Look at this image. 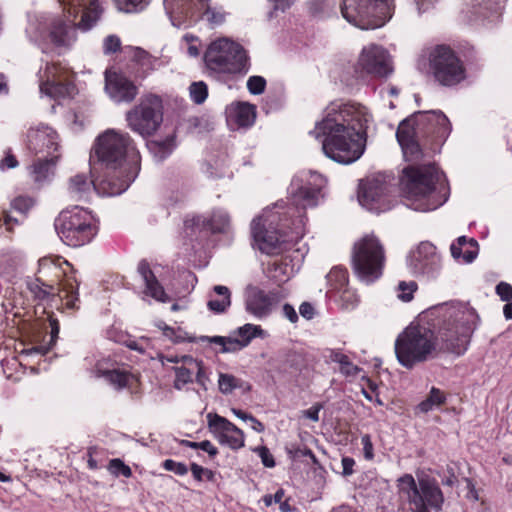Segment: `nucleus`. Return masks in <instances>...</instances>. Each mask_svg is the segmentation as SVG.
<instances>
[{"mask_svg": "<svg viewBox=\"0 0 512 512\" xmlns=\"http://www.w3.org/2000/svg\"><path fill=\"white\" fill-rule=\"evenodd\" d=\"M204 62L211 74H242L248 70V56L242 45L220 38L209 44Z\"/></svg>", "mask_w": 512, "mask_h": 512, "instance_id": "1a4fd4ad", "label": "nucleus"}, {"mask_svg": "<svg viewBox=\"0 0 512 512\" xmlns=\"http://www.w3.org/2000/svg\"><path fill=\"white\" fill-rule=\"evenodd\" d=\"M177 146L176 134L167 135L164 139L147 140L146 147L158 161L168 158Z\"/></svg>", "mask_w": 512, "mask_h": 512, "instance_id": "7c9ffc66", "label": "nucleus"}, {"mask_svg": "<svg viewBox=\"0 0 512 512\" xmlns=\"http://www.w3.org/2000/svg\"><path fill=\"white\" fill-rule=\"evenodd\" d=\"M279 299L278 291L266 293L261 289H256L247 296L245 309L257 318H264L270 314L273 302H277Z\"/></svg>", "mask_w": 512, "mask_h": 512, "instance_id": "b1692460", "label": "nucleus"}, {"mask_svg": "<svg viewBox=\"0 0 512 512\" xmlns=\"http://www.w3.org/2000/svg\"><path fill=\"white\" fill-rule=\"evenodd\" d=\"M173 371L175 372V380L173 383L175 389L181 390L186 384L193 381L191 369L185 366H176L173 367Z\"/></svg>", "mask_w": 512, "mask_h": 512, "instance_id": "a18cd8bd", "label": "nucleus"}, {"mask_svg": "<svg viewBox=\"0 0 512 512\" xmlns=\"http://www.w3.org/2000/svg\"><path fill=\"white\" fill-rule=\"evenodd\" d=\"M105 91L116 103H131L139 93L137 85L123 72L106 69Z\"/></svg>", "mask_w": 512, "mask_h": 512, "instance_id": "6ab92c4d", "label": "nucleus"}, {"mask_svg": "<svg viewBox=\"0 0 512 512\" xmlns=\"http://www.w3.org/2000/svg\"><path fill=\"white\" fill-rule=\"evenodd\" d=\"M410 266L416 274L433 275L440 268L436 247L431 242H421L412 255Z\"/></svg>", "mask_w": 512, "mask_h": 512, "instance_id": "4be33fe9", "label": "nucleus"}, {"mask_svg": "<svg viewBox=\"0 0 512 512\" xmlns=\"http://www.w3.org/2000/svg\"><path fill=\"white\" fill-rule=\"evenodd\" d=\"M190 97L195 104H202L208 96V87L205 82L198 81L191 83L189 87Z\"/></svg>", "mask_w": 512, "mask_h": 512, "instance_id": "49530a36", "label": "nucleus"}, {"mask_svg": "<svg viewBox=\"0 0 512 512\" xmlns=\"http://www.w3.org/2000/svg\"><path fill=\"white\" fill-rule=\"evenodd\" d=\"M121 50L120 38L116 35H109L104 39L103 52L106 55L116 53Z\"/></svg>", "mask_w": 512, "mask_h": 512, "instance_id": "13d9d810", "label": "nucleus"}, {"mask_svg": "<svg viewBox=\"0 0 512 512\" xmlns=\"http://www.w3.org/2000/svg\"><path fill=\"white\" fill-rule=\"evenodd\" d=\"M137 272L142 277L145 289L144 293L147 296L155 299L158 302L166 303L170 301V297L165 292L164 287L159 282L154 272L152 271L149 262L146 259L140 260L137 266Z\"/></svg>", "mask_w": 512, "mask_h": 512, "instance_id": "a878e982", "label": "nucleus"}, {"mask_svg": "<svg viewBox=\"0 0 512 512\" xmlns=\"http://www.w3.org/2000/svg\"><path fill=\"white\" fill-rule=\"evenodd\" d=\"M90 178L78 173L69 179L68 190L78 199L92 190L107 195L126 191L141 169V155L127 132L109 129L97 137L90 154Z\"/></svg>", "mask_w": 512, "mask_h": 512, "instance_id": "f257e3e1", "label": "nucleus"}, {"mask_svg": "<svg viewBox=\"0 0 512 512\" xmlns=\"http://www.w3.org/2000/svg\"><path fill=\"white\" fill-rule=\"evenodd\" d=\"M306 450H311L306 445H300L298 443H289L285 446V451L292 461H296L301 457H307Z\"/></svg>", "mask_w": 512, "mask_h": 512, "instance_id": "864d4df0", "label": "nucleus"}, {"mask_svg": "<svg viewBox=\"0 0 512 512\" xmlns=\"http://www.w3.org/2000/svg\"><path fill=\"white\" fill-rule=\"evenodd\" d=\"M361 442L363 445V454L366 460L374 459V448L371 436L369 434H365L361 438Z\"/></svg>", "mask_w": 512, "mask_h": 512, "instance_id": "69168bd1", "label": "nucleus"}, {"mask_svg": "<svg viewBox=\"0 0 512 512\" xmlns=\"http://www.w3.org/2000/svg\"><path fill=\"white\" fill-rule=\"evenodd\" d=\"M190 470L193 478L198 482H202L204 479L210 482L215 480V472L213 470L204 468L197 463H191Z\"/></svg>", "mask_w": 512, "mask_h": 512, "instance_id": "3c124183", "label": "nucleus"}, {"mask_svg": "<svg viewBox=\"0 0 512 512\" xmlns=\"http://www.w3.org/2000/svg\"><path fill=\"white\" fill-rule=\"evenodd\" d=\"M84 8L83 15L78 24L71 19L57 17L50 24L49 37L51 42L58 47L65 46L70 40V33L76 28L83 31L91 29L100 19L103 8L99 0H74Z\"/></svg>", "mask_w": 512, "mask_h": 512, "instance_id": "ddd939ff", "label": "nucleus"}, {"mask_svg": "<svg viewBox=\"0 0 512 512\" xmlns=\"http://www.w3.org/2000/svg\"><path fill=\"white\" fill-rule=\"evenodd\" d=\"M403 173L406 179L402 182V192L411 201L408 206L416 211L427 212L446 202V196H437L435 192L440 173L434 164L408 166Z\"/></svg>", "mask_w": 512, "mask_h": 512, "instance_id": "423d86ee", "label": "nucleus"}, {"mask_svg": "<svg viewBox=\"0 0 512 512\" xmlns=\"http://www.w3.org/2000/svg\"><path fill=\"white\" fill-rule=\"evenodd\" d=\"M496 293L502 301L509 302L512 300V286L506 282H500L496 286Z\"/></svg>", "mask_w": 512, "mask_h": 512, "instance_id": "0e129e2a", "label": "nucleus"}, {"mask_svg": "<svg viewBox=\"0 0 512 512\" xmlns=\"http://www.w3.org/2000/svg\"><path fill=\"white\" fill-rule=\"evenodd\" d=\"M358 68L361 69L362 73L376 78L387 77L393 71L387 51L377 45H371L362 50L356 71H358Z\"/></svg>", "mask_w": 512, "mask_h": 512, "instance_id": "a211bd4d", "label": "nucleus"}, {"mask_svg": "<svg viewBox=\"0 0 512 512\" xmlns=\"http://www.w3.org/2000/svg\"><path fill=\"white\" fill-rule=\"evenodd\" d=\"M451 130V123L441 110L416 111L399 123L396 138L405 157L419 161L425 150L439 152Z\"/></svg>", "mask_w": 512, "mask_h": 512, "instance_id": "7ed1b4c3", "label": "nucleus"}, {"mask_svg": "<svg viewBox=\"0 0 512 512\" xmlns=\"http://www.w3.org/2000/svg\"><path fill=\"white\" fill-rule=\"evenodd\" d=\"M286 270H287V264L283 263V262H274L269 267V271L274 272V274H272V277L275 279H278L280 281L284 280L280 276L281 275L286 276Z\"/></svg>", "mask_w": 512, "mask_h": 512, "instance_id": "338daca9", "label": "nucleus"}, {"mask_svg": "<svg viewBox=\"0 0 512 512\" xmlns=\"http://www.w3.org/2000/svg\"><path fill=\"white\" fill-rule=\"evenodd\" d=\"M290 234L280 229H272L262 223V217L255 218L251 223V235L255 246L267 255H279L290 250L303 236V231L291 229Z\"/></svg>", "mask_w": 512, "mask_h": 512, "instance_id": "4468645a", "label": "nucleus"}, {"mask_svg": "<svg viewBox=\"0 0 512 512\" xmlns=\"http://www.w3.org/2000/svg\"><path fill=\"white\" fill-rule=\"evenodd\" d=\"M237 337L225 336H200L199 338H190V343L207 342L220 346L217 353H234L247 347L250 342L264 334L263 329L259 325L245 324L237 328L234 332Z\"/></svg>", "mask_w": 512, "mask_h": 512, "instance_id": "dca6fc26", "label": "nucleus"}, {"mask_svg": "<svg viewBox=\"0 0 512 512\" xmlns=\"http://www.w3.org/2000/svg\"><path fill=\"white\" fill-rule=\"evenodd\" d=\"M225 115L228 123L234 124L239 128L251 127L256 120V106L249 102H233L225 109Z\"/></svg>", "mask_w": 512, "mask_h": 512, "instance_id": "393cba45", "label": "nucleus"}, {"mask_svg": "<svg viewBox=\"0 0 512 512\" xmlns=\"http://www.w3.org/2000/svg\"><path fill=\"white\" fill-rule=\"evenodd\" d=\"M419 487L423 491L422 498H424L425 504L434 508L441 507L444 502V497L439 485L435 480L420 479Z\"/></svg>", "mask_w": 512, "mask_h": 512, "instance_id": "473e14b6", "label": "nucleus"}, {"mask_svg": "<svg viewBox=\"0 0 512 512\" xmlns=\"http://www.w3.org/2000/svg\"><path fill=\"white\" fill-rule=\"evenodd\" d=\"M209 427L220 431L218 440L221 444L228 445L233 450L244 446V433L232 422L218 414H208Z\"/></svg>", "mask_w": 512, "mask_h": 512, "instance_id": "5701e85b", "label": "nucleus"}, {"mask_svg": "<svg viewBox=\"0 0 512 512\" xmlns=\"http://www.w3.org/2000/svg\"><path fill=\"white\" fill-rule=\"evenodd\" d=\"M423 491L420 489V487H416L413 491H411L407 496L408 501L410 504H413L414 506H422L425 504L424 498H422Z\"/></svg>", "mask_w": 512, "mask_h": 512, "instance_id": "774afa93", "label": "nucleus"}, {"mask_svg": "<svg viewBox=\"0 0 512 512\" xmlns=\"http://www.w3.org/2000/svg\"><path fill=\"white\" fill-rule=\"evenodd\" d=\"M397 482L399 492L405 495H408L417 487L415 479L411 474H404L397 480Z\"/></svg>", "mask_w": 512, "mask_h": 512, "instance_id": "4d7b16f0", "label": "nucleus"}, {"mask_svg": "<svg viewBox=\"0 0 512 512\" xmlns=\"http://www.w3.org/2000/svg\"><path fill=\"white\" fill-rule=\"evenodd\" d=\"M59 64H47L44 75L46 79L40 84V91L53 99L72 98L76 93V86L70 80H62L59 75Z\"/></svg>", "mask_w": 512, "mask_h": 512, "instance_id": "aec40b11", "label": "nucleus"}, {"mask_svg": "<svg viewBox=\"0 0 512 512\" xmlns=\"http://www.w3.org/2000/svg\"><path fill=\"white\" fill-rule=\"evenodd\" d=\"M19 165V162L16 156L12 153L11 149L5 151L4 157L0 160V169L2 171L7 169L16 168Z\"/></svg>", "mask_w": 512, "mask_h": 512, "instance_id": "e2e57ef3", "label": "nucleus"}, {"mask_svg": "<svg viewBox=\"0 0 512 512\" xmlns=\"http://www.w3.org/2000/svg\"><path fill=\"white\" fill-rule=\"evenodd\" d=\"M214 292L221 296V299H210L207 306L210 311L220 314L224 313L227 308L231 305V293L228 287L222 285H216L213 288Z\"/></svg>", "mask_w": 512, "mask_h": 512, "instance_id": "4c0bfd02", "label": "nucleus"}, {"mask_svg": "<svg viewBox=\"0 0 512 512\" xmlns=\"http://www.w3.org/2000/svg\"><path fill=\"white\" fill-rule=\"evenodd\" d=\"M384 263V248L374 235H366L354 244L352 267L361 280L371 283L380 278Z\"/></svg>", "mask_w": 512, "mask_h": 512, "instance_id": "9b49d317", "label": "nucleus"}, {"mask_svg": "<svg viewBox=\"0 0 512 512\" xmlns=\"http://www.w3.org/2000/svg\"><path fill=\"white\" fill-rule=\"evenodd\" d=\"M162 467L166 471L174 472L176 475H179V476H183V475L187 474V472H188V467L186 464H184L182 462H176L172 459L164 460L162 463Z\"/></svg>", "mask_w": 512, "mask_h": 512, "instance_id": "bf43d9fd", "label": "nucleus"}, {"mask_svg": "<svg viewBox=\"0 0 512 512\" xmlns=\"http://www.w3.org/2000/svg\"><path fill=\"white\" fill-rule=\"evenodd\" d=\"M48 321L50 326V339L47 343V345L44 348V352L51 350L54 345L56 344V341L58 339V334L60 330L59 321L54 317L53 313L48 314Z\"/></svg>", "mask_w": 512, "mask_h": 512, "instance_id": "603ef678", "label": "nucleus"}, {"mask_svg": "<svg viewBox=\"0 0 512 512\" xmlns=\"http://www.w3.org/2000/svg\"><path fill=\"white\" fill-rule=\"evenodd\" d=\"M395 353L399 363L407 369L439 356L434 331L420 325L408 326L395 341Z\"/></svg>", "mask_w": 512, "mask_h": 512, "instance_id": "0eeeda50", "label": "nucleus"}, {"mask_svg": "<svg viewBox=\"0 0 512 512\" xmlns=\"http://www.w3.org/2000/svg\"><path fill=\"white\" fill-rule=\"evenodd\" d=\"M391 185L381 176L361 180L358 189L359 203L375 213L392 208Z\"/></svg>", "mask_w": 512, "mask_h": 512, "instance_id": "2eb2a0df", "label": "nucleus"}, {"mask_svg": "<svg viewBox=\"0 0 512 512\" xmlns=\"http://www.w3.org/2000/svg\"><path fill=\"white\" fill-rule=\"evenodd\" d=\"M329 358L332 362L340 364V372L345 376H356L361 371V368L354 365L349 357L339 350H330Z\"/></svg>", "mask_w": 512, "mask_h": 512, "instance_id": "ea45409f", "label": "nucleus"}, {"mask_svg": "<svg viewBox=\"0 0 512 512\" xmlns=\"http://www.w3.org/2000/svg\"><path fill=\"white\" fill-rule=\"evenodd\" d=\"M119 10L132 13L143 10L149 0H114Z\"/></svg>", "mask_w": 512, "mask_h": 512, "instance_id": "8fccbe9b", "label": "nucleus"}, {"mask_svg": "<svg viewBox=\"0 0 512 512\" xmlns=\"http://www.w3.org/2000/svg\"><path fill=\"white\" fill-rule=\"evenodd\" d=\"M417 67L442 87H455L467 78L465 62L447 44H437L424 49Z\"/></svg>", "mask_w": 512, "mask_h": 512, "instance_id": "39448f33", "label": "nucleus"}, {"mask_svg": "<svg viewBox=\"0 0 512 512\" xmlns=\"http://www.w3.org/2000/svg\"><path fill=\"white\" fill-rule=\"evenodd\" d=\"M230 218L226 213L213 212L207 218L206 227L207 231L212 234L225 233L229 227Z\"/></svg>", "mask_w": 512, "mask_h": 512, "instance_id": "79ce46f5", "label": "nucleus"}, {"mask_svg": "<svg viewBox=\"0 0 512 512\" xmlns=\"http://www.w3.org/2000/svg\"><path fill=\"white\" fill-rule=\"evenodd\" d=\"M58 159V155H45L33 161L29 167L30 175L38 186H42L54 176Z\"/></svg>", "mask_w": 512, "mask_h": 512, "instance_id": "bb28decb", "label": "nucleus"}, {"mask_svg": "<svg viewBox=\"0 0 512 512\" xmlns=\"http://www.w3.org/2000/svg\"><path fill=\"white\" fill-rule=\"evenodd\" d=\"M335 9V0H310L308 3V10L310 15L318 19L328 17L332 13L335 14Z\"/></svg>", "mask_w": 512, "mask_h": 512, "instance_id": "58836bf2", "label": "nucleus"}, {"mask_svg": "<svg viewBox=\"0 0 512 512\" xmlns=\"http://www.w3.org/2000/svg\"><path fill=\"white\" fill-rule=\"evenodd\" d=\"M218 385L220 392L227 395L236 388H242L243 381L232 374L220 373Z\"/></svg>", "mask_w": 512, "mask_h": 512, "instance_id": "37998d69", "label": "nucleus"}, {"mask_svg": "<svg viewBox=\"0 0 512 512\" xmlns=\"http://www.w3.org/2000/svg\"><path fill=\"white\" fill-rule=\"evenodd\" d=\"M57 133L52 128L40 125L36 128H30L26 135L27 149L37 155H53L58 150Z\"/></svg>", "mask_w": 512, "mask_h": 512, "instance_id": "412c9836", "label": "nucleus"}, {"mask_svg": "<svg viewBox=\"0 0 512 512\" xmlns=\"http://www.w3.org/2000/svg\"><path fill=\"white\" fill-rule=\"evenodd\" d=\"M321 193L320 186L303 185L291 194V205L287 213L291 216V225L283 224V228L303 231L306 220V209L318 205Z\"/></svg>", "mask_w": 512, "mask_h": 512, "instance_id": "f3484780", "label": "nucleus"}, {"mask_svg": "<svg viewBox=\"0 0 512 512\" xmlns=\"http://www.w3.org/2000/svg\"><path fill=\"white\" fill-rule=\"evenodd\" d=\"M54 226L63 243L73 248L89 244L99 230L93 214L79 206L61 211Z\"/></svg>", "mask_w": 512, "mask_h": 512, "instance_id": "6e6552de", "label": "nucleus"}, {"mask_svg": "<svg viewBox=\"0 0 512 512\" xmlns=\"http://www.w3.org/2000/svg\"><path fill=\"white\" fill-rule=\"evenodd\" d=\"M158 328L163 331V335L167 337L168 339L172 340L175 343L180 342H190L189 339L191 337H185L183 334H185L181 328H173L168 325H166L164 322H160L158 325Z\"/></svg>", "mask_w": 512, "mask_h": 512, "instance_id": "09e8293b", "label": "nucleus"}, {"mask_svg": "<svg viewBox=\"0 0 512 512\" xmlns=\"http://www.w3.org/2000/svg\"><path fill=\"white\" fill-rule=\"evenodd\" d=\"M26 288L31 293L33 301L38 305L54 301L59 294L54 285L46 283L38 276L34 278L28 277L26 279Z\"/></svg>", "mask_w": 512, "mask_h": 512, "instance_id": "cd10ccee", "label": "nucleus"}, {"mask_svg": "<svg viewBox=\"0 0 512 512\" xmlns=\"http://www.w3.org/2000/svg\"><path fill=\"white\" fill-rule=\"evenodd\" d=\"M434 316L432 326L439 355L452 353L462 355L468 347L471 336L479 322L475 309L465 306L442 304L430 310Z\"/></svg>", "mask_w": 512, "mask_h": 512, "instance_id": "20e7f679", "label": "nucleus"}, {"mask_svg": "<svg viewBox=\"0 0 512 512\" xmlns=\"http://www.w3.org/2000/svg\"><path fill=\"white\" fill-rule=\"evenodd\" d=\"M446 402V395L439 388L432 387L427 397L415 407V414L428 413L434 407H439Z\"/></svg>", "mask_w": 512, "mask_h": 512, "instance_id": "e433bc0d", "label": "nucleus"}, {"mask_svg": "<svg viewBox=\"0 0 512 512\" xmlns=\"http://www.w3.org/2000/svg\"><path fill=\"white\" fill-rule=\"evenodd\" d=\"M450 250L455 259L462 258L465 263H471L478 254V243L474 238L468 240L466 236H460L451 244Z\"/></svg>", "mask_w": 512, "mask_h": 512, "instance_id": "c756f323", "label": "nucleus"}, {"mask_svg": "<svg viewBox=\"0 0 512 512\" xmlns=\"http://www.w3.org/2000/svg\"><path fill=\"white\" fill-rule=\"evenodd\" d=\"M342 16L361 29L382 27L392 16V0H342Z\"/></svg>", "mask_w": 512, "mask_h": 512, "instance_id": "9d476101", "label": "nucleus"}, {"mask_svg": "<svg viewBox=\"0 0 512 512\" xmlns=\"http://www.w3.org/2000/svg\"><path fill=\"white\" fill-rule=\"evenodd\" d=\"M247 88L253 95L264 93L266 88V80L262 76H251L247 81Z\"/></svg>", "mask_w": 512, "mask_h": 512, "instance_id": "5fc2aeb1", "label": "nucleus"}, {"mask_svg": "<svg viewBox=\"0 0 512 512\" xmlns=\"http://www.w3.org/2000/svg\"><path fill=\"white\" fill-rule=\"evenodd\" d=\"M307 364L304 352L288 350L279 360V364L276 369L280 374H296L306 368Z\"/></svg>", "mask_w": 512, "mask_h": 512, "instance_id": "c85d7f7f", "label": "nucleus"}, {"mask_svg": "<svg viewBox=\"0 0 512 512\" xmlns=\"http://www.w3.org/2000/svg\"><path fill=\"white\" fill-rule=\"evenodd\" d=\"M59 292H64V298L67 299L66 306L69 309H77L76 303L79 301V282L73 275H66L60 283Z\"/></svg>", "mask_w": 512, "mask_h": 512, "instance_id": "c9c22d12", "label": "nucleus"}, {"mask_svg": "<svg viewBox=\"0 0 512 512\" xmlns=\"http://www.w3.org/2000/svg\"><path fill=\"white\" fill-rule=\"evenodd\" d=\"M100 375L117 390L130 387L131 381L134 379V375L131 372L121 369L101 370Z\"/></svg>", "mask_w": 512, "mask_h": 512, "instance_id": "f704fd0d", "label": "nucleus"}, {"mask_svg": "<svg viewBox=\"0 0 512 512\" xmlns=\"http://www.w3.org/2000/svg\"><path fill=\"white\" fill-rule=\"evenodd\" d=\"M398 289L401 291L399 298L404 302H409L413 299V293L417 290V284L414 281L409 283L401 281L398 285Z\"/></svg>", "mask_w": 512, "mask_h": 512, "instance_id": "6e6d98bb", "label": "nucleus"}, {"mask_svg": "<svg viewBox=\"0 0 512 512\" xmlns=\"http://www.w3.org/2000/svg\"><path fill=\"white\" fill-rule=\"evenodd\" d=\"M124 51L131 54V60L140 66L137 77L144 78L151 70H153L155 58L146 50L140 47L126 46Z\"/></svg>", "mask_w": 512, "mask_h": 512, "instance_id": "72a5a7b5", "label": "nucleus"}, {"mask_svg": "<svg viewBox=\"0 0 512 512\" xmlns=\"http://www.w3.org/2000/svg\"><path fill=\"white\" fill-rule=\"evenodd\" d=\"M35 204V198L29 195H18L10 201V208L24 221Z\"/></svg>", "mask_w": 512, "mask_h": 512, "instance_id": "a19ab883", "label": "nucleus"}, {"mask_svg": "<svg viewBox=\"0 0 512 512\" xmlns=\"http://www.w3.org/2000/svg\"><path fill=\"white\" fill-rule=\"evenodd\" d=\"M164 105L157 94L144 95L139 104L125 114L127 127L144 139L156 134L163 123Z\"/></svg>", "mask_w": 512, "mask_h": 512, "instance_id": "f8f14e48", "label": "nucleus"}, {"mask_svg": "<svg viewBox=\"0 0 512 512\" xmlns=\"http://www.w3.org/2000/svg\"><path fill=\"white\" fill-rule=\"evenodd\" d=\"M23 223V220L17 215L11 208L2 209L0 215V226H4L6 231L9 233L14 232L15 226Z\"/></svg>", "mask_w": 512, "mask_h": 512, "instance_id": "c03bdc74", "label": "nucleus"}, {"mask_svg": "<svg viewBox=\"0 0 512 512\" xmlns=\"http://www.w3.org/2000/svg\"><path fill=\"white\" fill-rule=\"evenodd\" d=\"M255 451L258 453L265 467L273 468L276 465L273 455L270 453V450L266 446H260L256 448Z\"/></svg>", "mask_w": 512, "mask_h": 512, "instance_id": "680f3d73", "label": "nucleus"}, {"mask_svg": "<svg viewBox=\"0 0 512 512\" xmlns=\"http://www.w3.org/2000/svg\"><path fill=\"white\" fill-rule=\"evenodd\" d=\"M327 282L330 287L329 292H342V298L347 300L354 297L347 289L349 274L346 268L340 266L333 267L327 275Z\"/></svg>", "mask_w": 512, "mask_h": 512, "instance_id": "2f4dec72", "label": "nucleus"}, {"mask_svg": "<svg viewBox=\"0 0 512 512\" xmlns=\"http://www.w3.org/2000/svg\"><path fill=\"white\" fill-rule=\"evenodd\" d=\"M107 469L115 477L124 476L130 478L132 476L131 468L120 458L111 459L107 465Z\"/></svg>", "mask_w": 512, "mask_h": 512, "instance_id": "de8ad7c7", "label": "nucleus"}, {"mask_svg": "<svg viewBox=\"0 0 512 512\" xmlns=\"http://www.w3.org/2000/svg\"><path fill=\"white\" fill-rule=\"evenodd\" d=\"M368 113L360 104L331 103L311 133L322 138V149L330 159L350 164L364 153Z\"/></svg>", "mask_w": 512, "mask_h": 512, "instance_id": "f03ea898", "label": "nucleus"}, {"mask_svg": "<svg viewBox=\"0 0 512 512\" xmlns=\"http://www.w3.org/2000/svg\"><path fill=\"white\" fill-rule=\"evenodd\" d=\"M206 222H207V218H205L201 215H196V216H193L191 219H186L184 221V225L187 229H191V230L198 229L199 232H202V231H207Z\"/></svg>", "mask_w": 512, "mask_h": 512, "instance_id": "052dcab7", "label": "nucleus"}]
</instances>
